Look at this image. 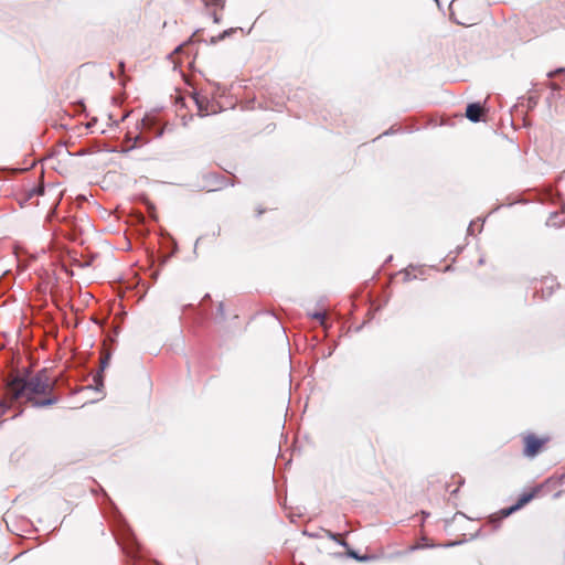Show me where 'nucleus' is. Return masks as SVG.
Returning a JSON list of instances; mask_svg holds the SVG:
<instances>
[{"label": "nucleus", "instance_id": "6", "mask_svg": "<svg viewBox=\"0 0 565 565\" xmlns=\"http://www.w3.org/2000/svg\"><path fill=\"white\" fill-rule=\"evenodd\" d=\"M110 360L109 352L103 351L100 355V370L99 372L94 376V380L97 385H103V376L102 373L105 371V369L108 366Z\"/></svg>", "mask_w": 565, "mask_h": 565}, {"label": "nucleus", "instance_id": "13", "mask_svg": "<svg viewBox=\"0 0 565 565\" xmlns=\"http://www.w3.org/2000/svg\"><path fill=\"white\" fill-rule=\"evenodd\" d=\"M349 555L354 557V558H356V559H360V561L363 559L362 557H359L358 554L355 552H353V551H350Z\"/></svg>", "mask_w": 565, "mask_h": 565}, {"label": "nucleus", "instance_id": "14", "mask_svg": "<svg viewBox=\"0 0 565 565\" xmlns=\"http://www.w3.org/2000/svg\"><path fill=\"white\" fill-rule=\"evenodd\" d=\"M323 317H324V316H323L322 313H316V315H313V318H315V319H317V320H321V321H322Z\"/></svg>", "mask_w": 565, "mask_h": 565}, {"label": "nucleus", "instance_id": "5", "mask_svg": "<svg viewBox=\"0 0 565 565\" xmlns=\"http://www.w3.org/2000/svg\"><path fill=\"white\" fill-rule=\"evenodd\" d=\"M484 113V109L477 103H473V104H469L467 106V109H466V117L473 121V122H477L481 119V116L483 115Z\"/></svg>", "mask_w": 565, "mask_h": 565}, {"label": "nucleus", "instance_id": "7", "mask_svg": "<svg viewBox=\"0 0 565 565\" xmlns=\"http://www.w3.org/2000/svg\"><path fill=\"white\" fill-rule=\"evenodd\" d=\"M547 226L561 227L565 224V212H554L550 215Z\"/></svg>", "mask_w": 565, "mask_h": 565}, {"label": "nucleus", "instance_id": "3", "mask_svg": "<svg viewBox=\"0 0 565 565\" xmlns=\"http://www.w3.org/2000/svg\"><path fill=\"white\" fill-rule=\"evenodd\" d=\"M539 491H540L539 488H534L531 491L522 493L519 497L518 502L514 505H512L510 508L502 509L498 512V515H499L498 519H500V520L504 519V518L511 515L513 512L523 508L525 504L531 502L536 497Z\"/></svg>", "mask_w": 565, "mask_h": 565}, {"label": "nucleus", "instance_id": "15", "mask_svg": "<svg viewBox=\"0 0 565 565\" xmlns=\"http://www.w3.org/2000/svg\"><path fill=\"white\" fill-rule=\"evenodd\" d=\"M462 484V480L460 479V477L458 478V486H461ZM458 488L457 487L455 490L451 491V493H456L458 491Z\"/></svg>", "mask_w": 565, "mask_h": 565}, {"label": "nucleus", "instance_id": "2", "mask_svg": "<svg viewBox=\"0 0 565 565\" xmlns=\"http://www.w3.org/2000/svg\"><path fill=\"white\" fill-rule=\"evenodd\" d=\"M523 444V455L526 458H534L544 451L551 441V437L548 435H537L535 433H524L521 436Z\"/></svg>", "mask_w": 565, "mask_h": 565}, {"label": "nucleus", "instance_id": "16", "mask_svg": "<svg viewBox=\"0 0 565 565\" xmlns=\"http://www.w3.org/2000/svg\"><path fill=\"white\" fill-rule=\"evenodd\" d=\"M230 32L228 31H224V33L220 36L221 39H224L225 35H227Z\"/></svg>", "mask_w": 565, "mask_h": 565}, {"label": "nucleus", "instance_id": "9", "mask_svg": "<svg viewBox=\"0 0 565 565\" xmlns=\"http://www.w3.org/2000/svg\"><path fill=\"white\" fill-rule=\"evenodd\" d=\"M12 403L13 402H11L8 395L6 394V397L2 401H0V415L4 414L6 411L10 408Z\"/></svg>", "mask_w": 565, "mask_h": 565}, {"label": "nucleus", "instance_id": "8", "mask_svg": "<svg viewBox=\"0 0 565 565\" xmlns=\"http://www.w3.org/2000/svg\"><path fill=\"white\" fill-rule=\"evenodd\" d=\"M195 103L199 108V114L204 116L209 114V100L205 97L195 96Z\"/></svg>", "mask_w": 565, "mask_h": 565}, {"label": "nucleus", "instance_id": "4", "mask_svg": "<svg viewBox=\"0 0 565 565\" xmlns=\"http://www.w3.org/2000/svg\"><path fill=\"white\" fill-rule=\"evenodd\" d=\"M203 7L206 9L209 15H211L215 23L221 20L220 12L224 8L223 0H201Z\"/></svg>", "mask_w": 565, "mask_h": 565}, {"label": "nucleus", "instance_id": "11", "mask_svg": "<svg viewBox=\"0 0 565 565\" xmlns=\"http://www.w3.org/2000/svg\"><path fill=\"white\" fill-rule=\"evenodd\" d=\"M328 536L330 539H332L333 541L338 542L339 544H342V545L347 546V543L341 540V535L340 534H334V533L328 532Z\"/></svg>", "mask_w": 565, "mask_h": 565}, {"label": "nucleus", "instance_id": "10", "mask_svg": "<svg viewBox=\"0 0 565 565\" xmlns=\"http://www.w3.org/2000/svg\"><path fill=\"white\" fill-rule=\"evenodd\" d=\"M44 191V188L43 185H40V186H36V188H33L32 190H30L28 192V196L26 199L30 200L32 199L33 196H38V195H41Z\"/></svg>", "mask_w": 565, "mask_h": 565}, {"label": "nucleus", "instance_id": "17", "mask_svg": "<svg viewBox=\"0 0 565 565\" xmlns=\"http://www.w3.org/2000/svg\"><path fill=\"white\" fill-rule=\"evenodd\" d=\"M563 479H565V475L563 476Z\"/></svg>", "mask_w": 565, "mask_h": 565}, {"label": "nucleus", "instance_id": "1", "mask_svg": "<svg viewBox=\"0 0 565 565\" xmlns=\"http://www.w3.org/2000/svg\"><path fill=\"white\" fill-rule=\"evenodd\" d=\"M56 380L46 370L24 377L13 376L7 383V395L11 402H20L32 407L43 408L55 405L60 396L55 393Z\"/></svg>", "mask_w": 565, "mask_h": 565}, {"label": "nucleus", "instance_id": "12", "mask_svg": "<svg viewBox=\"0 0 565 565\" xmlns=\"http://www.w3.org/2000/svg\"><path fill=\"white\" fill-rule=\"evenodd\" d=\"M562 72H565V68H558V70H556V71H554V72H551V73L548 74V76H550V77H553V76H555L556 74H559V73H562Z\"/></svg>", "mask_w": 565, "mask_h": 565}]
</instances>
